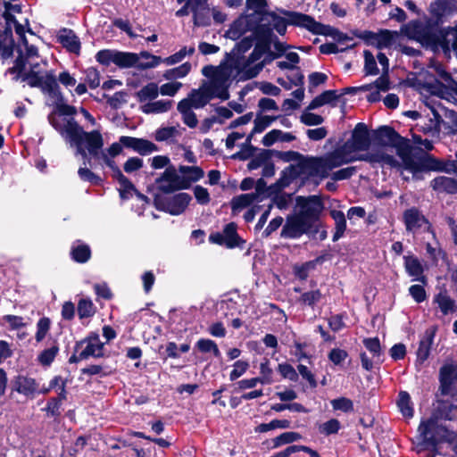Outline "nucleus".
<instances>
[{
	"label": "nucleus",
	"mask_w": 457,
	"mask_h": 457,
	"mask_svg": "<svg viewBox=\"0 0 457 457\" xmlns=\"http://www.w3.org/2000/svg\"><path fill=\"white\" fill-rule=\"evenodd\" d=\"M406 34L422 45L433 48H442L445 54L451 49L457 50V29L448 27L439 29L430 22L412 21L405 27Z\"/></svg>",
	"instance_id": "1"
},
{
	"label": "nucleus",
	"mask_w": 457,
	"mask_h": 457,
	"mask_svg": "<svg viewBox=\"0 0 457 457\" xmlns=\"http://www.w3.org/2000/svg\"><path fill=\"white\" fill-rule=\"evenodd\" d=\"M48 120L65 139L71 143L85 142L89 154L94 158L103 161L102 154L108 156L106 152L102 151L104 139L98 130L86 132L74 119L63 120L61 123L54 113L48 116Z\"/></svg>",
	"instance_id": "2"
},
{
	"label": "nucleus",
	"mask_w": 457,
	"mask_h": 457,
	"mask_svg": "<svg viewBox=\"0 0 457 457\" xmlns=\"http://www.w3.org/2000/svg\"><path fill=\"white\" fill-rule=\"evenodd\" d=\"M280 13L287 17V20L278 16L276 12H266L260 26H265V30L270 29H276L280 35H284L287 31V24L300 26L307 29L309 31L317 35H328L333 29L330 26L324 25L316 21L312 16L286 10H280Z\"/></svg>",
	"instance_id": "3"
},
{
	"label": "nucleus",
	"mask_w": 457,
	"mask_h": 457,
	"mask_svg": "<svg viewBox=\"0 0 457 457\" xmlns=\"http://www.w3.org/2000/svg\"><path fill=\"white\" fill-rule=\"evenodd\" d=\"M457 435L450 431L439 420L431 417L420 422L418 428V434L415 437L414 449L416 453H422L425 450H434L438 442H454Z\"/></svg>",
	"instance_id": "4"
},
{
	"label": "nucleus",
	"mask_w": 457,
	"mask_h": 457,
	"mask_svg": "<svg viewBox=\"0 0 457 457\" xmlns=\"http://www.w3.org/2000/svg\"><path fill=\"white\" fill-rule=\"evenodd\" d=\"M202 74L208 79L203 84L215 97L221 100L229 98L228 88L236 78L235 68L231 63L222 62L218 66L206 65Z\"/></svg>",
	"instance_id": "5"
},
{
	"label": "nucleus",
	"mask_w": 457,
	"mask_h": 457,
	"mask_svg": "<svg viewBox=\"0 0 457 457\" xmlns=\"http://www.w3.org/2000/svg\"><path fill=\"white\" fill-rule=\"evenodd\" d=\"M376 139L382 145H391L396 148L403 167L410 170L411 167H415V157L420 153V147L412 146L410 142L402 137L394 129L383 126L377 129Z\"/></svg>",
	"instance_id": "6"
},
{
	"label": "nucleus",
	"mask_w": 457,
	"mask_h": 457,
	"mask_svg": "<svg viewBox=\"0 0 457 457\" xmlns=\"http://www.w3.org/2000/svg\"><path fill=\"white\" fill-rule=\"evenodd\" d=\"M259 41L256 43L253 52L244 62H240L241 69L238 71L240 79H250L256 77L264 67L263 62H259L264 54L270 48L271 30H265V26H259L255 31Z\"/></svg>",
	"instance_id": "7"
},
{
	"label": "nucleus",
	"mask_w": 457,
	"mask_h": 457,
	"mask_svg": "<svg viewBox=\"0 0 457 457\" xmlns=\"http://www.w3.org/2000/svg\"><path fill=\"white\" fill-rule=\"evenodd\" d=\"M162 58L151 54L146 51H142L139 54L120 52L116 50V58L114 64L120 68H131L135 67L139 70H146L158 66L161 63Z\"/></svg>",
	"instance_id": "8"
},
{
	"label": "nucleus",
	"mask_w": 457,
	"mask_h": 457,
	"mask_svg": "<svg viewBox=\"0 0 457 457\" xmlns=\"http://www.w3.org/2000/svg\"><path fill=\"white\" fill-rule=\"evenodd\" d=\"M299 212L296 213L312 228H317L320 214L323 209L322 203L319 197L312 195L309 197L299 196L296 199Z\"/></svg>",
	"instance_id": "9"
},
{
	"label": "nucleus",
	"mask_w": 457,
	"mask_h": 457,
	"mask_svg": "<svg viewBox=\"0 0 457 457\" xmlns=\"http://www.w3.org/2000/svg\"><path fill=\"white\" fill-rule=\"evenodd\" d=\"M414 162H417L414 165L415 167H411L409 170L411 173H413V175L423 170H438L445 172H452L456 170L455 162H443L427 154L426 153L423 152L421 148H420V153L415 157Z\"/></svg>",
	"instance_id": "10"
},
{
	"label": "nucleus",
	"mask_w": 457,
	"mask_h": 457,
	"mask_svg": "<svg viewBox=\"0 0 457 457\" xmlns=\"http://www.w3.org/2000/svg\"><path fill=\"white\" fill-rule=\"evenodd\" d=\"M298 174L306 178H318L320 180L328 177L322 157H303L297 163Z\"/></svg>",
	"instance_id": "11"
},
{
	"label": "nucleus",
	"mask_w": 457,
	"mask_h": 457,
	"mask_svg": "<svg viewBox=\"0 0 457 457\" xmlns=\"http://www.w3.org/2000/svg\"><path fill=\"white\" fill-rule=\"evenodd\" d=\"M156 183L164 193H171L188 187V181H186L173 166H168Z\"/></svg>",
	"instance_id": "12"
},
{
	"label": "nucleus",
	"mask_w": 457,
	"mask_h": 457,
	"mask_svg": "<svg viewBox=\"0 0 457 457\" xmlns=\"http://www.w3.org/2000/svg\"><path fill=\"white\" fill-rule=\"evenodd\" d=\"M312 230L301 217L297 214L288 216L286 223L282 228L280 236L284 238H298L303 234H307Z\"/></svg>",
	"instance_id": "13"
},
{
	"label": "nucleus",
	"mask_w": 457,
	"mask_h": 457,
	"mask_svg": "<svg viewBox=\"0 0 457 457\" xmlns=\"http://www.w3.org/2000/svg\"><path fill=\"white\" fill-rule=\"evenodd\" d=\"M12 389L28 399H34L39 392V384L33 378L18 375L12 381Z\"/></svg>",
	"instance_id": "14"
},
{
	"label": "nucleus",
	"mask_w": 457,
	"mask_h": 457,
	"mask_svg": "<svg viewBox=\"0 0 457 457\" xmlns=\"http://www.w3.org/2000/svg\"><path fill=\"white\" fill-rule=\"evenodd\" d=\"M120 142L127 148H130L141 155H147L158 151V146L153 142L128 136H121Z\"/></svg>",
	"instance_id": "15"
},
{
	"label": "nucleus",
	"mask_w": 457,
	"mask_h": 457,
	"mask_svg": "<svg viewBox=\"0 0 457 457\" xmlns=\"http://www.w3.org/2000/svg\"><path fill=\"white\" fill-rule=\"evenodd\" d=\"M215 98L209 90H207L206 87L202 83L199 88L193 89L187 98L182 99L181 101H187L188 105L195 108L200 109L204 107L210 100Z\"/></svg>",
	"instance_id": "16"
},
{
	"label": "nucleus",
	"mask_w": 457,
	"mask_h": 457,
	"mask_svg": "<svg viewBox=\"0 0 457 457\" xmlns=\"http://www.w3.org/2000/svg\"><path fill=\"white\" fill-rule=\"evenodd\" d=\"M359 160L372 163L378 162L382 163L383 165L386 164L391 167L403 166V163H400L397 160L395 159V157L386 154L382 150H377L375 152L360 154Z\"/></svg>",
	"instance_id": "17"
},
{
	"label": "nucleus",
	"mask_w": 457,
	"mask_h": 457,
	"mask_svg": "<svg viewBox=\"0 0 457 457\" xmlns=\"http://www.w3.org/2000/svg\"><path fill=\"white\" fill-rule=\"evenodd\" d=\"M322 159L328 174L333 169L353 162V157H348L339 147L324 155Z\"/></svg>",
	"instance_id": "18"
},
{
	"label": "nucleus",
	"mask_w": 457,
	"mask_h": 457,
	"mask_svg": "<svg viewBox=\"0 0 457 457\" xmlns=\"http://www.w3.org/2000/svg\"><path fill=\"white\" fill-rule=\"evenodd\" d=\"M86 347L80 353V359H87L88 357L103 356L104 344L100 341L97 334L89 336L86 340Z\"/></svg>",
	"instance_id": "19"
},
{
	"label": "nucleus",
	"mask_w": 457,
	"mask_h": 457,
	"mask_svg": "<svg viewBox=\"0 0 457 457\" xmlns=\"http://www.w3.org/2000/svg\"><path fill=\"white\" fill-rule=\"evenodd\" d=\"M403 220L406 229L415 231L427 224L426 218L416 208H411L404 212Z\"/></svg>",
	"instance_id": "20"
},
{
	"label": "nucleus",
	"mask_w": 457,
	"mask_h": 457,
	"mask_svg": "<svg viewBox=\"0 0 457 457\" xmlns=\"http://www.w3.org/2000/svg\"><path fill=\"white\" fill-rule=\"evenodd\" d=\"M58 40L69 52L79 54L80 41L71 29H62L58 35Z\"/></svg>",
	"instance_id": "21"
},
{
	"label": "nucleus",
	"mask_w": 457,
	"mask_h": 457,
	"mask_svg": "<svg viewBox=\"0 0 457 457\" xmlns=\"http://www.w3.org/2000/svg\"><path fill=\"white\" fill-rule=\"evenodd\" d=\"M433 303H436L443 315H448L455 311V301L451 298L446 289L440 290L434 295Z\"/></svg>",
	"instance_id": "22"
},
{
	"label": "nucleus",
	"mask_w": 457,
	"mask_h": 457,
	"mask_svg": "<svg viewBox=\"0 0 457 457\" xmlns=\"http://www.w3.org/2000/svg\"><path fill=\"white\" fill-rule=\"evenodd\" d=\"M191 196L187 193H179L176 195L168 204L166 211L171 215H179L187 207Z\"/></svg>",
	"instance_id": "23"
},
{
	"label": "nucleus",
	"mask_w": 457,
	"mask_h": 457,
	"mask_svg": "<svg viewBox=\"0 0 457 457\" xmlns=\"http://www.w3.org/2000/svg\"><path fill=\"white\" fill-rule=\"evenodd\" d=\"M350 139L353 142L357 149L361 151L367 150L370 146V139L366 125L363 123H358L355 126Z\"/></svg>",
	"instance_id": "24"
},
{
	"label": "nucleus",
	"mask_w": 457,
	"mask_h": 457,
	"mask_svg": "<svg viewBox=\"0 0 457 457\" xmlns=\"http://www.w3.org/2000/svg\"><path fill=\"white\" fill-rule=\"evenodd\" d=\"M431 187L438 192L448 194L457 193V179L445 176H440L431 181Z\"/></svg>",
	"instance_id": "25"
},
{
	"label": "nucleus",
	"mask_w": 457,
	"mask_h": 457,
	"mask_svg": "<svg viewBox=\"0 0 457 457\" xmlns=\"http://www.w3.org/2000/svg\"><path fill=\"white\" fill-rule=\"evenodd\" d=\"M173 102L171 100H157L145 103L140 106L144 113H163L170 110Z\"/></svg>",
	"instance_id": "26"
},
{
	"label": "nucleus",
	"mask_w": 457,
	"mask_h": 457,
	"mask_svg": "<svg viewBox=\"0 0 457 457\" xmlns=\"http://www.w3.org/2000/svg\"><path fill=\"white\" fill-rule=\"evenodd\" d=\"M40 88L43 92L49 94L53 97L57 99L62 98L56 78L53 73H47L42 76Z\"/></svg>",
	"instance_id": "27"
},
{
	"label": "nucleus",
	"mask_w": 457,
	"mask_h": 457,
	"mask_svg": "<svg viewBox=\"0 0 457 457\" xmlns=\"http://www.w3.org/2000/svg\"><path fill=\"white\" fill-rule=\"evenodd\" d=\"M295 136L288 132H283L279 129H272L268 132L262 140L264 146H271L275 142H291L295 140Z\"/></svg>",
	"instance_id": "28"
},
{
	"label": "nucleus",
	"mask_w": 457,
	"mask_h": 457,
	"mask_svg": "<svg viewBox=\"0 0 457 457\" xmlns=\"http://www.w3.org/2000/svg\"><path fill=\"white\" fill-rule=\"evenodd\" d=\"M179 112L182 116L183 122L189 128H195L198 120L195 113L192 111L193 107L188 105L187 101H179L177 106Z\"/></svg>",
	"instance_id": "29"
},
{
	"label": "nucleus",
	"mask_w": 457,
	"mask_h": 457,
	"mask_svg": "<svg viewBox=\"0 0 457 457\" xmlns=\"http://www.w3.org/2000/svg\"><path fill=\"white\" fill-rule=\"evenodd\" d=\"M455 370L452 367H443L440 370V389L442 395H449L452 392Z\"/></svg>",
	"instance_id": "30"
},
{
	"label": "nucleus",
	"mask_w": 457,
	"mask_h": 457,
	"mask_svg": "<svg viewBox=\"0 0 457 457\" xmlns=\"http://www.w3.org/2000/svg\"><path fill=\"white\" fill-rule=\"evenodd\" d=\"M404 266L410 276L416 277V280L424 282L425 278L422 277L423 267L417 258L413 256H405Z\"/></svg>",
	"instance_id": "31"
},
{
	"label": "nucleus",
	"mask_w": 457,
	"mask_h": 457,
	"mask_svg": "<svg viewBox=\"0 0 457 457\" xmlns=\"http://www.w3.org/2000/svg\"><path fill=\"white\" fill-rule=\"evenodd\" d=\"M103 155V162L108 166L113 172V178H115L119 183L125 188V189H131L133 188L132 183L127 179L120 170V168L116 165L115 162L113 160H111L108 156L105 154Z\"/></svg>",
	"instance_id": "32"
},
{
	"label": "nucleus",
	"mask_w": 457,
	"mask_h": 457,
	"mask_svg": "<svg viewBox=\"0 0 457 457\" xmlns=\"http://www.w3.org/2000/svg\"><path fill=\"white\" fill-rule=\"evenodd\" d=\"M159 96V87L155 83H149L143 87L137 93V96L140 103L151 102Z\"/></svg>",
	"instance_id": "33"
},
{
	"label": "nucleus",
	"mask_w": 457,
	"mask_h": 457,
	"mask_svg": "<svg viewBox=\"0 0 457 457\" xmlns=\"http://www.w3.org/2000/svg\"><path fill=\"white\" fill-rule=\"evenodd\" d=\"M338 97L336 90H327L316 96L309 104L308 109H317L324 104H330Z\"/></svg>",
	"instance_id": "34"
},
{
	"label": "nucleus",
	"mask_w": 457,
	"mask_h": 457,
	"mask_svg": "<svg viewBox=\"0 0 457 457\" xmlns=\"http://www.w3.org/2000/svg\"><path fill=\"white\" fill-rule=\"evenodd\" d=\"M260 195L258 193H247L240 195L232 200V208L234 210H241L258 201Z\"/></svg>",
	"instance_id": "35"
},
{
	"label": "nucleus",
	"mask_w": 457,
	"mask_h": 457,
	"mask_svg": "<svg viewBox=\"0 0 457 457\" xmlns=\"http://www.w3.org/2000/svg\"><path fill=\"white\" fill-rule=\"evenodd\" d=\"M71 254L75 262L84 263L89 260L91 251L88 245L78 244L72 245Z\"/></svg>",
	"instance_id": "36"
},
{
	"label": "nucleus",
	"mask_w": 457,
	"mask_h": 457,
	"mask_svg": "<svg viewBox=\"0 0 457 457\" xmlns=\"http://www.w3.org/2000/svg\"><path fill=\"white\" fill-rule=\"evenodd\" d=\"M179 172L184 176L182 177L186 181H188V186L193 181H197L204 177V170L196 166H180Z\"/></svg>",
	"instance_id": "37"
},
{
	"label": "nucleus",
	"mask_w": 457,
	"mask_h": 457,
	"mask_svg": "<svg viewBox=\"0 0 457 457\" xmlns=\"http://www.w3.org/2000/svg\"><path fill=\"white\" fill-rule=\"evenodd\" d=\"M191 67L190 62H185L179 67L167 70L163 73V78L168 80L184 78L190 72Z\"/></svg>",
	"instance_id": "38"
},
{
	"label": "nucleus",
	"mask_w": 457,
	"mask_h": 457,
	"mask_svg": "<svg viewBox=\"0 0 457 457\" xmlns=\"http://www.w3.org/2000/svg\"><path fill=\"white\" fill-rule=\"evenodd\" d=\"M15 32L19 36V38L21 40L25 50H26V57L27 58H33L37 56V48L34 46L33 45H29V42L26 38L25 33V28L21 24H16L15 25Z\"/></svg>",
	"instance_id": "39"
},
{
	"label": "nucleus",
	"mask_w": 457,
	"mask_h": 457,
	"mask_svg": "<svg viewBox=\"0 0 457 457\" xmlns=\"http://www.w3.org/2000/svg\"><path fill=\"white\" fill-rule=\"evenodd\" d=\"M397 36L398 33L396 31L381 30L378 33L376 40L377 46L380 49L391 46Z\"/></svg>",
	"instance_id": "40"
},
{
	"label": "nucleus",
	"mask_w": 457,
	"mask_h": 457,
	"mask_svg": "<svg viewBox=\"0 0 457 457\" xmlns=\"http://www.w3.org/2000/svg\"><path fill=\"white\" fill-rule=\"evenodd\" d=\"M292 454H310L312 457H318L317 453L305 446L288 445L285 450L277 453L276 457H289Z\"/></svg>",
	"instance_id": "41"
},
{
	"label": "nucleus",
	"mask_w": 457,
	"mask_h": 457,
	"mask_svg": "<svg viewBox=\"0 0 457 457\" xmlns=\"http://www.w3.org/2000/svg\"><path fill=\"white\" fill-rule=\"evenodd\" d=\"M397 405L402 414L407 418L413 416V409L411 404V397L407 392H400Z\"/></svg>",
	"instance_id": "42"
},
{
	"label": "nucleus",
	"mask_w": 457,
	"mask_h": 457,
	"mask_svg": "<svg viewBox=\"0 0 457 457\" xmlns=\"http://www.w3.org/2000/svg\"><path fill=\"white\" fill-rule=\"evenodd\" d=\"M270 159V153L268 150L262 149L254 155L248 163L249 170H256L263 167Z\"/></svg>",
	"instance_id": "43"
},
{
	"label": "nucleus",
	"mask_w": 457,
	"mask_h": 457,
	"mask_svg": "<svg viewBox=\"0 0 457 457\" xmlns=\"http://www.w3.org/2000/svg\"><path fill=\"white\" fill-rule=\"evenodd\" d=\"M389 79L387 77V73H383L376 81L372 84H367L361 87L363 91H371L376 88L378 91L386 92L389 89Z\"/></svg>",
	"instance_id": "44"
},
{
	"label": "nucleus",
	"mask_w": 457,
	"mask_h": 457,
	"mask_svg": "<svg viewBox=\"0 0 457 457\" xmlns=\"http://www.w3.org/2000/svg\"><path fill=\"white\" fill-rule=\"evenodd\" d=\"M59 352V346L54 343L51 347L44 350L37 357V361L43 366H49Z\"/></svg>",
	"instance_id": "45"
},
{
	"label": "nucleus",
	"mask_w": 457,
	"mask_h": 457,
	"mask_svg": "<svg viewBox=\"0 0 457 457\" xmlns=\"http://www.w3.org/2000/svg\"><path fill=\"white\" fill-rule=\"evenodd\" d=\"M332 216L336 221V232L333 236V241H337L343 236L346 228V221L344 213L340 211H334Z\"/></svg>",
	"instance_id": "46"
},
{
	"label": "nucleus",
	"mask_w": 457,
	"mask_h": 457,
	"mask_svg": "<svg viewBox=\"0 0 457 457\" xmlns=\"http://www.w3.org/2000/svg\"><path fill=\"white\" fill-rule=\"evenodd\" d=\"M225 244L228 247H234L237 245L238 236L237 234V225L233 222L228 223L223 229Z\"/></svg>",
	"instance_id": "47"
},
{
	"label": "nucleus",
	"mask_w": 457,
	"mask_h": 457,
	"mask_svg": "<svg viewBox=\"0 0 457 457\" xmlns=\"http://www.w3.org/2000/svg\"><path fill=\"white\" fill-rule=\"evenodd\" d=\"M196 347L202 353H212L215 357L220 356L217 344L211 339H199L196 343Z\"/></svg>",
	"instance_id": "48"
},
{
	"label": "nucleus",
	"mask_w": 457,
	"mask_h": 457,
	"mask_svg": "<svg viewBox=\"0 0 457 457\" xmlns=\"http://www.w3.org/2000/svg\"><path fill=\"white\" fill-rule=\"evenodd\" d=\"M278 116H269V115H257L254 120V127L253 133H262L266 129Z\"/></svg>",
	"instance_id": "49"
},
{
	"label": "nucleus",
	"mask_w": 457,
	"mask_h": 457,
	"mask_svg": "<svg viewBox=\"0 0 457 457\" xmlns=\"http://www.w3.org/2000/svg\"><path fill=\"white\" fill-rule=\"evenodd\" d=\"M194 13V24L195 26H208L211 23L209 16V11L206 6L201 9H195L191 11Z\"/></svg>",
	"instance_id": "50"
},
{
	"label": "nucleus",
	"mask_w": 457,
	"mask_h": 457,
	"mask_svg": "<svg viewBox=\"0 0 457 457\" xmlns=\"http://www.w3.org/2000/svg\"><path fill=\"white\" fill-rule=\"evenodd\" d=\"M318 260L307 262L300 266H295L294 271L295 276L304 280L307 278L309 272L315 269Z\"/></svg>",
	"instance_id": "51"
},
{
	"label": "nucleus",
	"mask_w": 457,
	"mask_h": 457,
	"mask_svg": "<svg viewBox=\"0 0 457 457\" xmlns=\"http://www.w3.org/2000/svg\"><path fill=\"white\" fill-rule=\"evenodd\" d=\"M115 58L116 50L110 49L101 50L96 55V61L105 66H109L111 63L114 64Z\"/></svg>",
	"instance_id": "52"
},
{
	"label": "nucleus",
	"mask_w": 457,
	"mask_h": 457,
	"mask_svg": "<svg viewBox=\"0 0 457 457\" xmlns=\"http://www.w3.org/2000/svg\"><path fill=\"white\" fill-rule=\"evenodd\" d=\"M95 313L94 304L90 300L81 299L78 303V314L80 319L87 318Z\"/></svg>",
	"instance_id": "53"
},
{
	"label": "nucleus",
	"mask_w": 457,
	"mask_h": 457,
	"mask_svg": "<svg viewBox=\"0 0 457 457\" xmlns=\"http://www.w3.org/2000/svg\"><path fill=\"white\" fill-rule=\"evenodd\" d=\"M2 4L4 7V17L6 21L7 25H10L11 22H14L15 25L18 24L14 21L13 13L20 12L21 6L19 4H12L11 3L6 2L4 0H3Z\"/></svg>",
	"instance_id": "54"
},
{
	"label": "nucleus",
	"mask_w": 457,
	"mask_h": 457,
	"mask_svg": "<svg viewBox=\"0 0 457 457\" xmlns=\"http://www.w3.org/2000/svg\"><path fill=\"white\" fill-rule=\"evenodd\" d=\"M364 70L367 75H377L378 69L374 55L368 50L364 51Z\"/></svg>",
	"instance_id": "55"
},
{
	"label": "nucleus",
	"mask_w": 457,
	"mask_h": 457,
	"mask_svg": "<svg viewBox=\"0 0 457 457\" xmlns=\"http://www.w3.org/2000/svg\"><path fill=\"white\" fill-rule=\"evenodd\" d=\"M50 328V320L48 318H42L37 323V333L35 338L37 342H41L48 333Z\"/></svg>",
	"instance_id": "56"
},
{
	"label": "nucleus",
	"mask_w": 457,
	"mask_h": 457,
	"mask_svg": "<svg viewBox=\"0 0 457 457\" xmlns=\"http://www.w3.org/2000/svg\"><path fill=\"white\" fill-rule=\"evenodd\" d=\"M340 428V423L336 419H331L328 420L327 422H324L321 424L319 428V431L320 434L325 436H329L332 434L337 433V431Z\"/></svg>",
	"instance_id": "57"
},
{
	"label": "nucleus",
	"mask_w": 457,
	"mask_h": 457,
	"mask_svg": "<svg viewBox=\"0 0 457 457\" xmlns=\"http://www.w3.org/2000/svg\"><path fill=\"white\" fill-rule=\"evenodd\" d=\"M260 373L261 377H259L261 380V384H271L272 383V369L270 367V361L265 360V361L262 362L260 365Z\"/></svg>",
	"instance_id": "58"
},
{
	"label": "nucleus",
	"mask_w": 457,
	"mask_h": 457,
	"mask_svg": "<svg viewBox=\"0 0 457 457\" xmlns=\"http://www.w3.org/2000/svg\"><path fill=\"white\" fill-rule=\"evenodd\" d=\"M331 405L334 410H339L345 412L352 411L353 410V402L345 397L332 400Z\"/></svg>",
	"instance_id": "59"
},
{
	"label": "nucleus",
	"mask_w": 457,
	"mask_h": 457,
	"mask_svg": "<svg viewBox=\"0 0 457 457\" xmlns=\"http://www.w3.org/2000/svg\"><path fill=\"white\" fill-rule=\"evenodd\" d=\"M278 370L283 378L294 382L298 380V374L292 365L287 363H280L278 364Z\"/></svg>",
	"instance_id": "60"
},
{
	"label": "nucleus",
	"mask_w": 457,
	"mask_h": 457,
	"mask_svg": "<svg viewBox=\"0 0 457 457\" xmlns=\"http://www.w3.org/2000/svg\"><path fill=\"white\" fill-rule=\"evenodd\" d=\"M233 367L234 369L229 374V379L231 381L236 380L237 378H240L243 374H245L249 368V363L245 361H237L234 363Z\"/></svg>",
	"instance_id": "61"
},
{
	"label": "nucleus",
	"mask_w": 457,
	"mask_h": 457,
	"mask_svg": "<svg viewBox=\"0 0 457 457\" xmlns=\"http://www.w3.org/2000/svg\"><path fill=\"white\" fill-rule=\"evenodd\" d=\"M321 299V293L320 290H312L305 292L301 295L300 301L309 306L314 305Z\"/></svg>",
	"instance_id": "62"
},
{
	"label": "nucleus",
	"mask_w": 457,
	"mask_h": 457,
	"mask_svg": "<svg viewBox=\"0 0 457 457\" xmlns=\"http://www.w3.org/2000/svg\"><path fill=\"white\" fill-rule=\"evenodd\" d=\"M300 120L301 122L306 126H317L321 124L324 120L322 116L307 112L301 115Z\"/></svg>",
	"instance_id": "63"
},
{
	"label": "nucleus",
	"mask_w": 457,
	"mask_h": 457,
	"mask_svg": "<svg viewBox=\"0 0 457 457\" xmlns=\"http://www.w3.org/2000/svg\"><path fill=\"white\" fill-rule=\"evenodd\" d=\"M182 87L180 82H168L162 85L159 88V93L162 96H173Z\"/></svg>",
	"instance_id": "64"
}]
</instances>
